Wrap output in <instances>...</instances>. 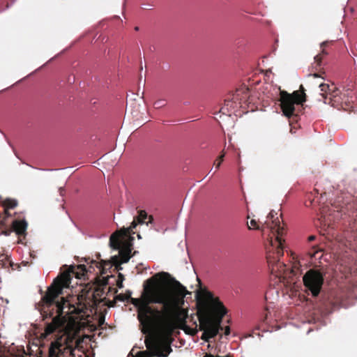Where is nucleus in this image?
<instances>
[{"label":"nucleus","mask_w":357,"mask_h":357,"mask_svg":"<svg viewBox=\"0 0 357 357\" xmlns=\"http://www.w3.org/2000/svg\"><path fill=\"white\" fill-rule=\"evenodd\" d=\"M79 342L75 340L73 335L66 331L50 343L49 357H75L74 352Z\"/></svg>","instance_id":"20e7f679"},{"label":"nucleus","mask_w":357,"mask_h":357,"mask_svg":"<svg viewBox=\"0 0 357 357\" xmlns=\"http://www.w3.org/2000/svg\"><path fill=\"white\" fill-rule=\"evenodd\" d=\"M320 89V91L326 93L329 89V85L328 84L324 83H317Z\"/></svg>","instance_id":"aec40b11"},{"label":"nucleus","mask_w":357,"mask_h":357,"mask_svg":"<svg viewBox=\"0 0 357 357\" xmlns=\"http://www.w3.org/2000/svg\"><path fill=\"white\" fill-rule=\"evenodd\" d=\"M137 95H139V92L137 93L132 92L130 94H128L127 99L128 100V104L129 105L128 109L130 111L134 118V125L137 127H140L149 120L146 116H142L143 112L140 110L141 104L137 102Z\"/></svg>","instance_id":"1a4fd4ad"},{"label":"nucleus","mask_w":357,"mask_h":357,"mask_svg":"<svg viewBox=\"0 0 357 357\" xmlns=\"http://www.w3.org/2000/svg\"><path fill=\"white\" fill-rule=\"evenodd\" d=\"M280 107L282 114L290 118L294 115L295 105H301L306 101V95L305 89L301 85L298 91H294L291 93H289L285 91H280Z\"/></svg>","instance_id":"39448f33"},{"label":"nucleus","mask_w":357,"mask_h":357,"mask_svg":"<svg viewBox=\"0 0 357 357\" xmlns=\"http://www.w3.org/2000/svg\"><path fill=\"white\" fill-rule=\"evenodd\" d=\"M118 280H122V281L123 282L124 280V276L122 273H119V275H118Z\"/></svg>","instance_id":"c756f323"},{"label":"nucleus","mask_w":357,"mask_h":357,"mask_svg":"<svg viewBox=\"0 0 357 357\" xmlns=\"http://www.w3.org/2000/svg\"><path fill=\"white\" fill-rule=\"evenodd\" d=\"M139 28L138 26H135V31H139Z\"/></svg>","instance_id":"c9c22d12"},{"label":"nucleus","mask_w":357,"mask_h":357,"mask_svg":"<svg viewBox=\"0 0 357 357\" xmlns=\"http://www.w3.org/2000/svg\"><path fill=\"white\" fill-rule=\"evenodd\" d=\"M145 343H146V347H147L148 349H150V344H151V343L149 342V340H146V341H145Z\"/></svg>","instance_id":"473e14b6"},{"label":"nucleus","mask_w":357,"mask_h":357,"mask_svg":"<svg viewBox=\"0 0 357 357\" xmlns=\"http://www.w3.org/2000/svg\"><path fill=\"white\" fill-rule=\"evenodd\" d=\"M172 351V349L169 345H164L162 347L155 345L151 350V355L157 357H167Z\"/></svg>","instance_id":"9b49d317"},{"label":"nucleus","mask_w":357,"mask_h":357,"mask_svg":"<svg viewBox=\"0 0 357 357\" xmlns=\"http://www.w3.org/2000/svg\"><path fill=\"white\" fill-rule=\"evenodd\" d=\"M137 238H142V237H141V235H140V234H138V235H137Z\"/></svg>","instance_id":"4c0bfd02"},{"label":"nucleus","mask_w":357,"mask_h":357,"mask_svg":"<svg viewBox=\"0 0 357 357\" xmlns=\"http://www.w3.org/2000/svg\"><path fill=\"white\" fill-rule=\"evenodd\" d=\"M314 238H315V236H310L308 237V240H309V241H313Z\"/></svg>","instance_id":"72a5a7b5"},{"label":"nucleus","mask_w":357,"mask_h":357,"mask_svg":"<svg viewBox=\"0 0 357 357\" xmlns=\"http://www.w3.org/2000/svg\"><path fill=\"white\" fill-rule=\"evenodd\" d=\"M63 190H64V188H63V187H60V188H59V193H60V195H61V196H63Z\"/></svg>","instance_id":"7c9ffc66"},{"label":"nucleus","mask_w":357,"mask_h":357,"mask_svg":"<svg viewBox=\"0 0 357 357\" xmlns=\"http://www.w3.org/2000/svg\"><path fill=\"white\" fill-rule=\"evenodd\" d=\"M147 217V214L146 211H140L139 212V216H138V223L139 224H143L144 220H145Z\"/></svg>","instance_id":"a211bd4d"},{"label":"nucleus","mask_w":357,"mask_h":357,"mask_svg":"<svg viewBox=\"0 0 357 357\" xmlns=\"http://www.w3.org/2000/svg\"><path fill=\"white\" fill-rule=\"evenodd\" d=\"M5 203L8 208H14L17 206L18 202L15 199H7Z\"/></svg>","instance_id":"dca6fc26"},{"label":"nucleus","mask_w":357,"mask_h":357,"mask_svg":"<svg viewBox=\"0 0 357 357\" xmlns=\"http://www.w3.org/2000/svg\"><path fill=\"white\" fill-rule=\"evenodd\" d=\"M83 312V310L79 308V307H73V310L71 311L72 313H75V314H80Z\"/></svg>","instance_id":"5701e85b"},{"label":"nucleus","mask_w":357,"mask_h":357,"mask_svg":"<svg viewBox=\"0 0 357 357\" xmlns=\"http://www.w3.org/2000/svg\"><path fill=\"white\" fill-rule=\"evenodd\" d=\"M132 295V291L130 290H127L125 294H119L116 296L115 300L121 302H124L130 300V296Z\"/></svg>","instance_id":"2eb2a0df"},{"label":"nucleus","mask_w":357,"mask_h":357,"mask_svg":"<svg viewBox=\"0 0 357 357\" xmlns=\"http://www.w3.org/2000/svg\"><path fill=\"white\" fill-rule=\"evenodd\" d=\"M303 281L312 295L317 296L324 283V275L318 270L310 269L304 274Z\"/></svg>","instance_id":"0eeeda50"},{"label":"nucleus","mask_w":357,"mask_h":357,"mask_svg":"<svg viewBox=\"0 0 357 357\" xmlns=\"http://www.w3.org/2000/svg\"><path fill=\"white\" fill-rule=\"evenodd\" d=\"M141 8L143 9H146V10H153V4L151 3H142V4H141Z\"/></svg>","instance_id":"4be33fe9"},{"label":"nucleus","mask_w":357,"mask_h":357,"mask_svg":"<svg viewBox=\"0 0 357 357\" xmlns=\"http://www.w3.org/2000/svg\"><path fill=\"white\" fill-rule=\"evenodd\" d=\"M27 222L25 220L15 221L14 222V229L17 234H22L27 228Z\"/></svg>","instance_id":"4468645a"},{"label":"nucleus","mask_w":357,"mask_h":357,"mask_svg":"<svg viewBox=\"0 0 357 357\" xmlns=\"http://www.w3.org/2000/svg\"><path fill=\"white\" fill-rule=\"evenodd\" d=\"M166 105V100L165 99H160L154 102V107L156 109L163 107Z\"/></svg>","instance_id":"6ab92c4d"},{"label":"nucleus","mask_w":357,"mask_h":357,"mask_svg":"<svg viewBox=\"0 0 357 357\" xmlns=\"http://www.w3.org/2000/svg\"><path fill=\"white\" fill-rule=\"evenodd\" d=\"M139 90L140 89H139V90H138L139 94L141 93L139 99L142 100H144V91H139Z\"/></svg>","instance_id":"cd10ccee"},{"label":"nucleus","mask_w":357,"mask_h":357,"mask_svg":"<svg viewBox=\"0 0 357 357\" xmlns=\"http://www.w3.org/2000/svg\"><path fill=\"white\" fill-rule=\"evenodd\" d=\"M116 285L119 289L123 288V285L122 280H117Z\"/></svg>","instance_id":"393cba45"},{"label":"nucleus","mask_w":357,"mask_h":357,"mask_svg":"<svg viewBox=\"0 0 357 357\" xmlns=\"http://www.w3.org/2000/svg\"><path fill=\"white\" fill-rule=\"evenodd\" d=\"M66 319L64 317L56 316L50 323L47 324L44 333L41 335L43 338H46L50 335L52 334L57 330L61 332L65 328Z\"/></svg>","instance_id":"9d476101"},{"label":"nucleus","mask_w":357,"mask_h":357,"mask_svg":"<svg viewBox=\"0 0 357 357\" xmlns=\"http://www.w3.org/2000/svg\"><path fill=\"white\" fill-rule=\"evenodd\" d=\"M277 213L274 211H271L268 215V218L273 220L272 225L268 226L273 235L275 236L274 239H271V244L273 247L278 249V254L282 255V230L283 227L280 225V220L278 217L275 218Z\"/></svg>","instance_id":"6e6552de"},{"label":"nucleus","mask_w":357,"mask_h":357,"mask_svg":"<svg viewBox=\"0 0 357 357\" xmlns=\"http://www.w3.org/2000/svg\"><path fill=\"white\" fill-rule=\"evenodd\" d=\"M231 105L232 103L230 101H227L225 107H222L220 109L219 113H222L224 119H225V120L229 121V126H234V120L231 118V114H227V112H229V109L231 107Z\"/></svg>","instance_id":"ddd939ff"},{"label":"nucleus","mask_w":357,"mask_h":357,"mask_svg":"<svg viewBox=\"0 0 357 357\" xmlns=\"http://www.w3.org/2000/svg\"><path fill=\"white\" fill-rule=\"evenodd\" d=\"M139 90L140 89H139V90H138L139 94L141 93L139 99L142 100H144V91H139Z\"/></svg>","instance_id":"bb28decb"},{"label":"nucleus","mask_w":357,"mask_h":357,"mask_svg":"<svg viewBox=\"0 0 357 357\" xmlns=\"http://www.w3.org/2000/svg\"><path fill=\"white\" fill-rule=\"evenodd\" d=\"M312 76H313L314 78H319V76L317 74H316V73L313 74V75H312Z\"/></svg>","instance_id":"f704fd0d"},{"label":"nucleus","mask_w":357,"mask_h":357,"mask_svg":"<svg viewBox=\"0 0 357 357\" xmlns=\"http://www.w3.org/2000/svg\"><path fill=\"white\" fill-rule=\"evenodd\" d=\"M101 159L104 160L105 165L109 169L116 166L119 162V158L109 153L105 154L100 158Z\"/></svg>","instance_id":"f8f14e48"},{"label":"nucleus","mask_w":357,"mask_h":357,"mask_svg":"<svg viewBox=\"0 0 357 357\" xmlns=\"http://www.w3.org/2000/svg\"><path fill=\"white\" fill-rule=\"evenodd\" d=\"M225 157V154H222L221 155H220L219 158H218V162L216 164V168H219L220 167V165H221V162L223 160V158Z\"/></svg>","instance_id":"b1692460"},{"label":"nucleus","mask_w":357,"mask_h":357,"mask_svg":"<svg viewBox=\"0 0 357 357\" xmlns=\"http://www.w3.org/2000/svg\"><path fill=\"white\" fill-rule=\"evenodd\" d=\"M137 225V223L135 220H133L131 223V225L127 228H123L120 231H118L114 233L109 238V245L114 250H119V256L114 255L112 257L111 261L113 265L116 266V268L122 269L120 267L121 264L127 263L130 259V252L132 251V241H134V237L129 236V241L128 242L122 243V245L120 244L119 237V236H122L123 237H127L128 234H130V231L135 229Z\"/></svg>","instance_id":"7ed1b4c3"},{"label":"nucleus","mask_w":357,"mask_h":357,"mask_svg":"<svg viewBox=\"0 0 357 357\" xmlns=\"http://www.w3.org/2000/svg\"><path fill=\"white\" fill-rule=\"evenodd\" d=\"M256 225H257V222L255 220H251L250 221V222H248V226L250 229H259V227H256Z\"/></svg>","instance_id":"412c9836"},{"label":"nucleus","mask_w":357,"mask_h":357,"mask_svg":"<svg viewBox=\"0 0 357 357\" xmlns=\"http://www.w3.org/2000/svg\"><path fill=\"white\" fill-rule=\"evenodd\" d=\"M205 296L208 300H213V310L216 313L215 315H213L206 308L199 310V330L203 331L202 339L209 342L222 329L221 323L223 317L227 314V310L219 301L213 300L211 292L206 291Z\"/></svg>","instance_id":"f03ea898"},{"label":"nucleus","mask_w":357,"mask_h":357,"mask_svg":"<svg viewBox=\"0 0 357 357\" xmlns=\"http://www.w3.org/2000/svg\"><path fill=\"white\" fill-rule=\"evenodd\" d=\"M314 61L316 62H317V64L319 65L320 64V62H321V59H320V56L319 55H317L314 56Z\"/></svg>","instance_id":"a878e982"},{"label":"nucleus","mask_w":357,"mask_h":357,"mask_svg":"<svg viewBox=\"0 0 357 357\" xmlns=\"http://www.w3.org/2000/svg\"><path fill=\"white\" fill-rule=\"evenodd\" d=\"M190 293L166 272L155 274L144 284L141 298H130L137 308L138 319L146 334L151 330L155 316L168 317Z\"/></svg>","instance_id":"f257e3e1"},{"label":"nucleus","mask_w":357,"mask_h":357,"mask_svg":"<svg viewBox=\"0 0 357 357\" xmlns=\"http://www.w3.org/2000/svg\"><path fill=\"white\" fill-rule=\"evenodd\" d=\"M73 267L63 271L54 280L52 285L47 289L46 294L43 296L42 301L47 305H51L55 299L62 294L63 289L68 287L71 281L70 273L73 271Z\"/></svg>","instance_id":"423d86ee"},{"label":"nucleus","mask_w":357,"mask_h":357,"mask_svg":"<svg viewBox=\"0 0 357 357\" xmlns=\"http://www.w3.org/2000/svg\"><path fill=\"white\" fill-rule=\"evenodd\" d=\"M325 44H326V42H323V43L321 44V46H323V45H324Z\"/></svg>","instance_id":"e433bc0d"},{"label":"nucleus","mask_w":357,"mask_h":357,"mask_svg":"<svg viewBox=\"0 0 357 357\" xmlns=\"http://www.w3.org/2000/svg\"><path fill=\"white\" fill-rule=\"evenodd\" d=\"M26 165L29 166L28 164H26ZM29 167L31 168L35 169V167H33L31 165H29ZM72 168H73V167H66V168H61V169H41V168H36V169H38V170L41 171V172H54V171L66 170V169H72Z\"/></svg>","instance_id":"f3484780"},{"label":"nucleus","mask_w":357,"mask_h":357,"mask_svg":"<svg viewBox=\"0 0 357 357\" xmlns=\"http://www.w3.org/2000/svg\"><path fill=\"white\" fill-rule=\"evenodd\" d=\"M229 333H230V328L229 326H227L225 328V335H228Z\"/></svg>","instance_id":"c85d7f7f"},{"label":"nucleus","mask_w":357,"mask_h":357,"mask_svg":"<svg viewBox=\"0 0 357 357\" xmlns=\"http://www.w3.org/2000/svg\"><path fill=\"white\" fill-rule=\"evenodd\" d=\"M212 170H213V167L211 169V170H210V171H209V172L206 174V176H205L202 180H201V181H197V183H199V182L202 181L204 179H205V178H206L209 174H211V173Z\"/></svg>","instance_id":"2f4dec72"}]
</instances>
